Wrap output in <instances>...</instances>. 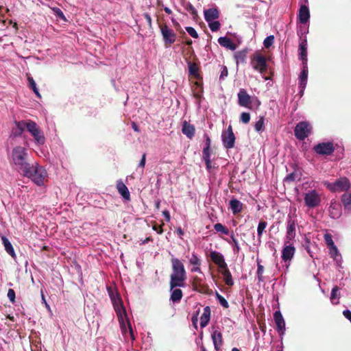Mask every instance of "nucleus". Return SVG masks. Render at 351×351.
<instances>
[{
    "label": "nucleus",
    "instance_id": "obj_1",
    "mask_svg": "<svg viewBox=\"0 0 351 351\" xmlns=\"http://www.w3.org/2000/svg\"><path fill=\"white\" fill-rule=\"evenodd\" d=\"M11 162L14 168L21 174L29 172L27 170L32 163L29 162L27 149L22 146H16L12 150Z\"/></svg>",
    "mask_w": 351,
    "mask_h": 351
},
{
    "label": "nucleus",
    "instance_id": "obj_2",
    "mask_svg": "<svg viewBox=\"0 0 351 351\" xmlns=\"http://www.w3.org/2000/svg\"><path fill=\"white\" fill-rule=\"evenodd\" d=\"M172 274L170 276L169 287L171 289L176 287H184L186 280V272L184 264L176 258L171 260Z\"/></svg>",
    "mask_w": 351,
    "mask_h": 351
},
{
    "label": "nucleus",
    "instance_id": "obj_3",
    "mask_svg": "<svg viewBox=\"0 0 351 351\" xmlns=\"http://www.w3.org/2000/svg\"><path fill=\"white\" fill-rule=\"evenodd\" d=\"M27 171L29 172L27 173L26 172L23 173V176L30 178L38 186L44 184L47 173L43 167L35 162L32 163Z\"/></svg>",
    "mask_w": 351,
    "mask_h": 351
},
{
    "label": "nucleus",
    "instance_id": "obj_4",
    "mask_svg": "<svg viewBox=\"0 0 351 351\" xmlns=\"http://www.w3.org/2000/svg\"><path fill=\"white\" fill-rule=\"evenodd\" d=\"M27 131L34 137L36 144L42 145L45 143V138L44 134L36 122L28 120Z\"/></svg>",
    "mask_w": 351,
    "mask_h": 351
},
{
    "label": "nucleus",
    "instance_id": "obj_5",
    "mask_svg": "<svg viewBox=\"0 0 351 351\" xmlns=\"http://www.w3.org/2000/svg\"><path fill=\"white\" fill-rule=\"evenodd\" d=\"M251 64L254 70L262 74L267 70L266 58L261 53H256L251 56Z\"/></svg>",
    "mask_w": 351,
    "mask_h": 351
},
{
    "label": "nucleus",
    "instance_id": "obj_6",
    "mask_svg": "<svg viewBox=\"0 0 351 351\" xmlns=\"http://www.w3.org/2000/svg\"><path fill=\"white\" fill-rule=\"evenodd\" d=\"M312 128L309 123L307 121H301L295 127L294 134L298 140L303 141L308 136Z\"/></svg>",
    "mask_w": 351,
    "mask_h": 351
},
{
    "label": "nucleus",
    "instance_id": "obj_7",
    "mask_svg": "<svg viewBox=\"0 0 351 351\" xmlns=\"http://www.w3.org/2000/svg\"><path fill=\"white\" fill-rule=\"evenodd\" d=\"M326 187L332 192L340 193L348 190L350 184L348 179L344 177L340 178L332 183H328Z\"/></svg>",
    "mask_w": 351,
    "mask_h": 351
},
{
    "label": "nucleus",
    "instance_id": "obj_8",
    "mask_svg": "<svg viewBox=\"0 0 351 351\" xmlns=\"http://www.w3.org/2000/svg\"><path fill=\"white\" fill-rule=\"evenodd\" d=\"M298 221L291 215H288L287 221V232L285 237V245L289 243L296 236V227Z\"/></svg>",
    "mask_w": 351,
    "mask_h": 351
},
{
    "label": "nucleus",
    "instance_id": "obj_9",
    "mask_svg": "<svg viewBox=\"0 0 351 351\" xmlns=\"http://www.w3.org/2000/svg\"><path fill=\"white\" fill-rule=\"evenodd\" d=\"M223 146L226 149H231L234 147L236 137L233 132L232 125H229L226 130L223 131L221 134Z\"/></svg>",
    "mask_w": 351,
    "mask_h": 351
},
{
    "label": "nucleus",
    "instance_id": "obj_10",
    "mask_svg": "<svg viewBox=\"0 0 351 351\" xmlns=\"http://www.w3.org/2000/svg\"><path fill=\"white\" fill-rule=\"evenodd\" d=\"M313 151L318 155H331L335 151V147L332 143H319L313 148Z\"/></svg>",
    "mask_w": 351,
    "mask_h": 351
},
{
    "label": "nucleus",
    "instance_id": "obj_11",
    "mask_svg": "<svg viewBox=\"0 0 351 351\" xmlns=\"http://www.w3.org/2000/svg\"><path fill=\"white\" fill-rule=\"evenodd\" d=\"M160 32L166 46H170L176 39V34L166 24L160 25Z\"/></svg>",
    "mask_w": 351,
    "mask_h": 351
},
{
    "label": "nucleus",
    "instance_id": "obj_12",
    "mask_svg": "<svg viewBox=\"0 0 351 351\" xmlns=\"http://www.w3.org/2000/svg\"><path fill=\"white\" fill-rule=\"evenodd\" d=\"M304 202L306 206L309 208H315L321 202V197L315 190L308 191L305 194Z\"/></svg>",
    "mask_w": 351,
    "mask_h": 351
},
{
    "label": "nucleus",
    "instance_id": "obj_13",
    "mask_svg": "<svg viewBox=\"0 0 351 351\" xmlns=\"http://www.w3.org/2000/svg\"><path fill=\"white\" fill-rule=\"evenodd\" d=\"M193 289L197 292L206 295H211L213 293L208 285L203 282V280L197 276H195L192 282Z\"/></svg>",
    "mask_w": 351,
    "mask_h": 351
},
{
    "label": "nucleus",
    "instance_id": "obj_14",
    "mask_svg": "<svg viewBox=\"0 0 351 351\" xmlns=\"http://www.w3.org/2000/svg\"><path fill=\"white\" fill-rule=\"evenodd\" d=\"M238 104L241 107H245L249 109L252 108V99L250 95H248L246 90L241 88L238 93Z\"/></svg>",
    "mask_w": 351,
    "mask_h": 351
},
{
    "label": "nucleus",
    "instance_id": "obj_15",
    "mask_svg": "<svg viewBox=\"0 0 351 351\" xmlns=\"http://www.w3.org/2000/svg\"><path fill=\"white\" fill-rule=\"evenodd\" d=\"M15 127L12 128L11 136L16 138L21 136L25 130H27L28 120L27 121H14Z\"/></svg>",
    "mask_w": 351,
    "mask_h": 351
},
{
    "label": "nucleus",
    "instance_id": "obj_16",
    "mask_svg": "<svg viewBox=\"0 0 351 351\" xmlns=\"http://www.w3.org/2000/svg\"><path fill=\"white\" fill-rule=\"evenodd\" d=\"M210 258L212 261L219 267L220 270L222 269H226L228 265L225 261L223 256L220 252L211 251L210 252Z\"/></svg>",
    "mask_w": 351,
    "mask_h": 351
},
{
    "label": "nucleus",
    "instance_id": "obj_17",
    "mask_svg": "<svg viewBox=\"0 0 351 351\" xmlns=\"http://www.w3.org/2000/svg\"><path fill=\"white\" fill-rule=\"evenodd\" d=\"M117 300L118 302H114V308L117 313L119 323L121 325L123 324V317L124 315L125 317L127 316L125 309L122 304L121 298L117 295Z\"/></svg>",
    "mask_w": 351,
    "mask_h": 351
},
{
    "label": "nucleus",
    "instance_id": "obj_18",
    "mask_svg": "<svg viewBox=\"0 0 351 351\" xmlns=\"http://www.w3.org/2000/svg\"><path fill=\"white\" fill-rule=\"evenodd\" d=\"M328 212L331 218L338 219L341 215V204L336 200L332 199L328 208Z\"/></svg>",
    "mask_w": 351,
    "mask_h": 351
},
{
    "label": "nucleus",
    "instance_id": "obj_19",
    "mask_svg": "<svg viewBox=\"0 0 351 351\" xmlns=\"http://www.w3.org/2000/svg\"><path fill=\"white\" fill-rule=\"evenodd\" d=\"M274 318L276 325V330L278 332L283 334L285 330V322L280 311L274 313Z\"/></svg>",
    "mask_w": 351,
    "mask_h": 351
},
{
    "label": "nucleus",
    "instance_id": "obj_20",
    "mask_svg": "<svg viewBox=\"0 0 351 351\" xmlns=\"http://www.w3.org/2000/svg\"><path fill=\"white\" fill-rule=\"evenodd\" d=\"M299 56L302 64H307V40L305 37L299 45Z\"/></svg>",
    "mask_w": 351,
    "mask_h": 351
},
{
    "label": "nucleus",
    "instance_id": "obj_21",
    "mask_svg": "<svg viewBox=\"0 0 351 351\" xmlns=\"http://www.w3.org/2000/svg\"><path fill=\"white\" fill-rule=\"evenodd\" d=\"M303 69L301 71L300 79H299V85L300 88V93L302 94L307 84V78H308V66L307 64H302Z\"/></svg>",
    "mask_w": 351,
    "mask_h": 351
},
{
    "label": "nucleus",
    "instance_id": "obj_22",
    "mask_svg": "<svg viewBox=\"0 0 351 351\" xmlns=\"http://www.w3.org/2000/svg\"><path fill=\"white\" fill-rule=\"evenodd\" d=\"M295 248L291 245H285L282 250L281 258L282 261H290L294 256Z\"/></svg>",
    "mask_w": 351,
    "mask_h": 351
},
{
    "label": "nucleus",
    "instance_id": "obj_23",
    "mask_svg": "<svg viewBox=\"0 0 351 351\" xmlns=\"http://www.w3.org/2000/svg\"><path fill=\"white\" fill-rule=\"evenodd\" d=\"M117 189L119 193L123 197L125 200H130V193L128 187L125 184L121 181L119 180L117 182Z\"/></svg>",
    "mask_w": 351,
    "mask_h": 351
},
{
    "label": "nucleus",
    "instance_id": "obj_24",
    "mask_svg": "<svg viewBox=\"0 0 351 351\" xmlns=\"http://www.w3.org/2000/svg\"><path fill=\"white\" fill-rule=\"evenodd\" d=\"M195 127L190 124L186 121L182 122V132L186 135L189 139H192L195 135Z\"/></svg>",
    "mask_w": 351,
    "mask_h": 351
},
{
    "label": "nucleus",
    "instance_id": "obj_25",
    "mask_svg": "<svg viewBox=\"0 0 351 351\" xmlns=\"http://www.w3.org/2000/svg\"><path fill=\"white\" fill-rule=\"evenodd\" d=\"M298 17L300 22L302 24H305L308 21L310 18V12L308 8L306 5H302L300 6Z\"/></svg>",
    "mask_w": 351,
    "mask_h": 351
},
{
    "label": "nucleus",
    "instance_id": "obj_26",
    "mask_svg": "<svg viewBox=\"0 0 351 351\" xmlns=\"http://www.w3.org/2000/svg\"><path fill=\"white\" fill-rule=\"evenodd\" d=\"M204 18L207 22H210L219 17V12L217 8H213L204 10Z\"/></svg>",
    "mask_w": 351,
    "mask_h": 351
},
{
    "label": "nucleus",
    "instance_id": "obj_27",
    "mask_svg": "<svg viewBox=\"0 0 351 351\" xmlns=\"http://www.w3.org/2000/svg\"><path fill=\"white\" fill-rule=\"evenodd\" d=\"M212 339L215 350L218 351L223 344V337L221 332L219 330H215L212 334Z\"/></svg>",
    "mask_w": 351,
    "mask_h": 351
},
{
    "label": "nucleus",
    "instance_id": "obj_28",
    "mask_svg": "<svg viewBox=\"0 0 351 351\" xmlns=\"http://www.w3.org/2000/svg\"><path fill=\"white\" fill-rule=\"evenodd\" d=\"M210 313L211 311L210 306H206L204 308L203 314L200 317V326L202 328H204L208 324L210 319Z\"/></svg>",
    "mask_w": 351,
    "mask_h": 351
},
{
    "label": "nucleus",
    "instance_id": "obj_29",
    "mask_svg": "<svg viewBox=\"0 0 351 351\" xmlns=\"http://www.w3.org/2000/svg\"><path fill=\"white\" fill-rule=\"evenodd\" d=\"M230 208L234 215L241 213L243 210V204L237 199H232L229 203Z\"/></svg>",
    "mask_w": 351,
    "mask_h": 351
},
{
    "label": "nucleus",
    "instance_id": "obj_30",
    "mask_svg": "<svg viewBox=\"0 0 351 351\" xmlns=\"http://www.w3.org/2000/svg\"><path fill=\"white\" fill-rule=\"evenodd\" d=\"M171 296L170 300H171L173 303H178L182 298L183 293L182 291L179 288H174L171 289Z\"/></svg>",
    "mask_w": 351,
    "mask_h": 351
},
{
    "label": "nucleus",
    "instance_id": "obj_31",
    "mask_svg": "<svg viewBox=\"0 0 351 351\" xmlns=\"http://www.w3.org/2000/svg\"><path fill=\"white\" fill-rule=\"evenodd\" d=\"M218 43L222 47H224L232 51L235 50L236 49V45L232 41L230 38L226 36L219 38Z\"/></svg>",
    "mask_w": 351,
    "mask_h": 351
},
{
    "label": "nucleus",
    "instance_id": "obj_32",
    "mask_svg": "<svg viewBox=\"0 0 351 351\" xmlns=\"http://www.w3.org/2000/svg\"><path fill=\"white\" fill-rule=\"evenodd\" d=\"M1 240L6 252L8 254H10L12 258H15L16 254L14 252L13 246L12 243L10 242L9 239L6 237L3 236L1 237Z\"/></svg>",
    "mask_w": 351,
    "mask_h": 351
},
{
    "label": "nucleus",
    "instance_id": "obj_33",
    "mask_svg": "<svg viewBox=\"0 0 351 351\" xmlns=\"http://www.w3.org/2000/svg\"><path fill=\"white\" fill-rule=\"evenodd\" d=\"M221 273L223 276V280L228 286H232L234 285V281L232 280V274L228 269V267H226V269H221Z\"/></svg>",
    "mask_w": 351,
    "mask_h": 351
},
{
    "label": "nucleus",
    "instance_id": "obj_34",
    "mask_svg": "<svg viewBox=\"0 0 351 351\" xmlns=\"http://www.w3.org/2000/svg\"><path fill=\"white\" fill-rule=\"evenodd\" d=\"M187 64L189 66V75H192L196 79H198L199 77V73L197 64L195 62H192L191 61H188Z\"/></svg>",
    "mask_w": 351,
    "mask_h": 351
},
{
    "label": "nucleus",
    "instance_id": "obj_35",
    "mask_svg": "<svg viewBox=\"0 0 351 351\" xmlns=\"http://www.w3.org/2000/svg\"><path fill=\"white\" fill-rule=\"evenodd\" d=\"M267 226V222L264 220H261L258 223V227H257V237H258V241L259 243H261V238L263 236V234Z\"/></svg>",
    "mask_w": 351,
    "mask_h": 351
},
{
    "label": "nucleus",
    "instance_id": "obj_36",
    "mask_svg": "<svg viewBox=\"0 0 351 351\" xmlns=\"http://www.w3.org/2000/svg\"><path fill=\"white\" fill-rule=\"evenodd\" d=\"M247 49H243L241 51H237L234 54V58L237 63L239 62L243 63L245 61V58L247 57Z\"/></svg>",
    "mask_w": 351,
    "mask_h": 351
},
{
    "label": "nucleus",
    "instance_id": "obj_37",
    "mask_svg": "<svg viewBox=\"0 0 351 351\" xmlns=\"http://www.w3.org/2000/svg\"><path fill=\"white\" fill-rule=\"evenodd\" d=\"M27 81L29 87L34 91V93L38 98H40L41 96L36 86V84L33 77H31L29 75H27Z\"/></svg>",
    "mask_w": 351,
    "mask_h": 351
},
{
    "label": "nucleus",
    "instance_id": "obj_38",
    "mask_svg": "<svg viewBox=\"0 0 351 351\" xmlns=\"http://www.w3.org/2000/svg\"><path fill=\"white\" fill-rule=\"evenodd\" d=\"M184 8L186 10L191 14L194 20H197L198 19L197 12L195 7L190 2L186 3L184 4Z\"/></svg>",
    "mask_w": 351,
    "mask_h": 351
},
{
    "label": "nucleus",
    "instance_id": "obj_39",
    "mask_svg": "<svg viewBox=\"0 0 351 351\" xmlns=\"http://www.w3.org/2000/svg\"><path fill=\"white\" fill-rule=\"evenodd\" d=\"M340 298L339 288L337 286H335L331 291L330 294V300L332 304H337L339 302H335V300L339 299Z\"/></svg>",
    "mask_w": 351,
    "mask_h": 351
},
{
    "label": "nucleus",
    "instance_id": "obj_40",
    "mask_svg": "<svg viewBox=\"0 0 351 351\" xmlns=\"http://www.w3.org/2000/svg\"><path fill=\"white\" fill-rule=\"evenodd\" d=\"M214 228L217 232H220L225 235H228L230 234L229 230L220 223L215 224Z\"/></svg>",
    "mask_w": 351,
    "mask_h": 351
},
{
    "label": "nucleus",
    "instance_id": "obj_41",
    "mask_svg": "<svg viewBox=\"0 0 351 351\" xmlns=\"http://www.w3.org/2000/svg\"><path fill=\"white\" fill-rule=\"evenodd\" d=\"M264 117H260L259 119L255 123L254 129L257 132H261L264 130Z\"/></svg>",
    "mask_w": 351,
    "mask_h": 351
},
{
    "label": "nucleus",
    "instance_id": "obj_42",
    "mask_svg": "<svg viewBox=\"0 0 351 351\" xmlns=\"http://www.w3.org/2000/svg\"><path fill=\"white\" fill-rule=\"evenodd\" d=\"M216 298L218 300L220 304L225 308H228L229 307V304L228 301L218 292H216Z\"/></svg>",
    "mask_w": 351,
    "mask_h": 351
},
{
    "label": "nucleus",
    "instance_id": "obj_43",
    "mask_svg": "<svg viewBox=\"0 0 351 351\" xmlns=\"http://www.w3.org/2000/svg\"><path fill=\"white\" fill-rule=\"evenodd\" d=\"M189 263L193 266H200L201 265V261L195 252L192 254V256L189 259Z\"/></svg>",
    "mask_w": 351,
    "mask_h": 351
},
{
    "label": "nucleus",
    "instance_id": "obj_44",
    "mask_svg": "<svg viewBox=\"0 0 351 351\" xmlns=\"http://www.w3.org/2000/svg\"><path fill=\"white\" fill-rule=\"evenodd\" d=\"M230 238L234 243L233 245V252L234 254H238L241 250L237 239L235 238L234 233H232L230 235Z\"/></svg>",
    "mask_w": 351,
    "mask_h": 351
},
{
    "label": "nucleus",
    "instance_id": "obj_45",
    "mask_svg": "<svg viewBox=\"0 0 351 351\" xmlns=\"http://www.w3.org/2000/svg\"><path fill=\"white\" fill-rule=\"evenodd\" d=\"M274 42V36L273 35L267 36L263 41L264 47L269 49Z\"/></svg>",
    "mask_w": 351,
    "mask_h": 351
},
{
    "label": "nucleus",
    "instance_id": "obj_46",
    "mask_svg": "<svg viewBox=\"0 0 351 351\" xmlns=\"http://www.w3.org/2000/svg\"><path fill=\"white\" fill-rule=\"evenodd\" d=\"M250 121V114L249 112H243L240 115V121L247 124Z\"/></svg>",
    "mask_w": 351,
    "mask_h": 351
},
{
    "label": "nucleus",
    "instance_id": "obj_47",
    "mask_svg": "<svg viewBox=\"0 0 351 351\" xmlns=\"http://www.w3.org/2000/svg\"><path fill=\"white\" fill-rule=\"evenodd\" d=\"M208 25H209V27L210 29H211L212 32H217L219 29L220 28V23L219 21H210V22H208Z\"/></svg>",
    "mask_w": 351,
    "mask_h": 351
},
{
    "label": "nucleus",
    "instance_id": "obj_48",
    "mask_svg": "<svg viewBox=\"0 0 351 351\" xmlns=\"http://www.w3.org/2000/svg\"><path fill=\"white\" fill-rule=\"evenodd\" d=\"M324 241L326 244L327 245L328 247L332 246L335 245L333 241H332V237L330 234L326 233L324 234Z\"/></svg>",
    "mask_w": 351,
    "mask_h": 351
},
{
    "label": "nucleus",
    "instance_id": "obj_49",
    "mask_svg": "<svg viewBox=\"0 0 351 351\" xmlns=\"http://www.w3.org/2000/svg\"><path fill=\"white\" fill-rule=\"evenodd\" d=\"M52 10L53 11L54 14L57 17L62 19L64 21H66V19L64 13L62 12V11L60 8H53Z\"/></svg>",
    "mask_w": 351,
    "mask_h": 351
},
{
    "label": "nucleus",
    "instance_id": "obj_50",
    "mask_svg": "<svg viewBox=\"0 0 351 351\" xmlns=\"http://www.w3.org/2000/svg\"><path fill=\"white\" fill-rule=\"evenodd\" d=\"M329 248V250H330V255L332 258H335L336 256L338 255L339 254V251H338V249L337 247H336L335 245H332V246H330V247H328Z\"/></svg>",
    "mask_w": 351,
    "mask_h": 351
},
{
    "label": "nucleus",
    "instance_id": "obj_51",
    "mask_svg": "<svg viewBox=\"0 0 351 351\" xmlns=\"http://www.w3.org/2000/svg\"><path fill=\"white\" fill-rule=\"evenodd\" d=\"M186 32L189 33V34L192 36L193 38H198V34L197 32H196V30L192 27H186Z\"/></svg>",
    "mask_w": 351,
    "mask_h": 351
},
{
    "label": "nucleus",
    "instance_id": "obj_52",
    "mask_svg": "<svg viewBox=\"0 0 351 351\" xmlns=\"http://www.w3.org/2000/svg\"><path fill=\"white\" fill-rule=\"evenodd\" d=\"M296 178L300 179V178H298V174L295 172H292L287 176L285 180L290 182L294 181Z\"/></svg>",
    "mask_w": 351,
    "mask_h": 351
},
{
    "label": "nucleus",
    "instance_id": "obj_53",
    "mask_svg": "<svg viewBox=\"0 0 351 351\" xmlns=\"http://www.w3.org/2000/svg\"><path fill=\"white\" fill-rule=\"evenodd\" d=\"M210 147H204L202 151V158H210Z\"/></svg>",
    "mask_w": 351,
    "mask_h": 351
},
{
    "label": "nucleus",
    "instance_id": "obj_54",
    "mask_svg": "<svg viewBox=\"0 0 351 351\" xmlns=\"http://www.w3.org/2000/svg\"><path fill=\"white\" fill-rule=\"evenodd\" d=\"M8 298L12 303L15 302V291L12 289H9L7 294Z\"/></svg>",
    "mask_w": 351,
    "mask_h": 351
},
{
    "label": "nucleus",
    "instance_id": "obj_55",
    "mask_svg": "<svg viewBox=\"0 0 351 351\" xmlns=\"http://www.w3.org/2000/svg\"><path fill=\"white\" fill-rule=\"evenodd\" d=\"M162 226H164L163 223L161 226H158L156 223H154L152 226V229L155 230L158 234H161L163 232Z\"/></svg>",
    "mask_w": 351,
    "mask_h": 351
},
{
    "label": "nucleus",
    "instance_id": "obj_56",
    "mask_svg": "<svg viewBox=\"0 0 351 351\" xmlns=\"http://www.w3.org/2000/svg\"><path fill=\"white\" fill-rule=\"evenodd\" d=\"M228 75V71L226 66H222V70L221 71V74L219 76L220 80L223 79L224 77H227Z\"/></svg>",
    "mask_w": 351,
    "mask_h": 351
},
{
    "label": "nucleus",
    "instance_id": "obj_57",
    "mask_svg": "<svg viewBox=\"0 0 351 351\" xmlns=\"http://www.w3.org/2000/svg\"><path fill=\"white\" fill-rule=\"evenodd\" d=\"M204 138H205V147H210L211 140H210L209 136L207 134H204Z\"/></svg>",
    "mask_w": 351,
    "mask_h": 351
},
{
    "label": "nucleus",
    "instance_id": "obj_58",
    "mask_svg": "<svg viewBox=\"0 0 351 351\" xmlns=\"http://www.w3.org/2000/svg\"><path fill=\"white\" fill-rule=\"evenodd\" d=\"M147 23V25L149 26V27H152V17L151 16L148 14V13H145L143 14Z\"/></svg>",
    "mask_w": 351,
    "mask_h": 351
},
{
    "label": "nucleus",
    "instance_id": "obj_59",
    "mask_svg": "<svg viewBox=\"0 0 351 351\" xmlns=\"http://www.w3.org/2000/svg\"><path fill=\"white\" fill-rule=\"evenodd\" d=\"M343 315L351 323V311L350 310H348V309L344 310L343 311Z\"/></svg>",
    "mask_w": 351,
    "mask_h": 351
},
{
    "label": "nucleus",
    "instance_id": "obj_60",
    "mask_svg": "<svg viewBox=\"0 0 351 351\" xmlns=\"http://www.w3.org/2000/svg\"><path fill=\"white\" fill-rule=\"evenodd\" d=\"M203 160H204L205 162V164H206V169L208 171H210L211 169H212V165H211V160L210 158H203Z\"/></svg>",
    "mask_w": 351,
    "mask_h": 351
},
{
    "label": "nucleus",
    "instance_id": "obj_61",
    "mask_svg": "<svg viewBox=\"0 0 351 351\" xmlns=\"http://www.w3.org/2000/svg\"><path fill=\"white\" fill-rule=\"evenodd\" d=\"M257 272L256 274H263L264 271V267L260 264L258 259H257Z\"/></svg>",
    "mask_w": 351,
    "mask_h": 351
},
{
    "label": "nucleus",
    "instance_id": "obj_62",
    "mask_svg": "<svg viewBox=\"0 0 351 351\" xmlns=\"http://www.w3.org/2000/svg\"><path fill=\"white\" fill-rule=\"evenodd\" d=\"M145 161H146V154H143L142 156V158L139 162L138 166L141 168H144L145 165Z\"/></svg>",
    "mask_w": 351,
    "mask_h": 351
},
{
    "label": "nucleus",
    "instance_id": "obj_63",
    "mask_svg": "<svg viewBox=\"0 0 351 351\" xmlns=\"http://www.w3.org/2000/svg\"><path fill=\"white\" fill-rule=\"evenodd\" d=\"M108 292H109V295L112 301V302L114 303V301L118 302V300H117V298H115V295H114V292L110 289V288L108 289Z\"/></svg>",
    "mask_w": 351,
    "mask_h": 351
},
{
    "label": "nucleus",
    "instance_id": "obj_64",
    "mask_svg": "<svg viewBox=\"0 0 351 351\" xmlns=\"http://www.w3.org/2000/svg\"><path fill=\"white\" fill-rule=\"evenodd\" d=\"M191 321H192L193 326L197 329V328L198 318L196 317V315H193L192 316Z\"/></svg>",
    "mask_w": 351,
    "mask_h": 351
}]
</instances>
